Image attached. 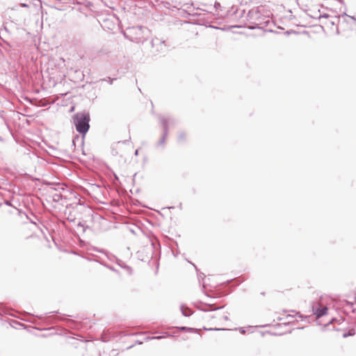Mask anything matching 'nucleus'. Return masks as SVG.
<instances>
[{
    "label": "nucleus",
    "instance_id": "obj_1",
    "mask_svg": "<svg viewBox=\"0 0 356 356\" xmlns=\"http://www.w3.org/2000/svg\"><path fill=\"white\" fill-rule=\"evenodd\" d=\"M335 307V300L328 296H322L312 304L311 308L316 319L326 316L328 311L334 309Z\"/></svg>",
    "mask_w": 356,
    "mask_h": 356
},
{
    "label": "nucleus",
    "instance_id": "obj_2",
    "mask_svg": "<svg viewBox=\"0 0 356 356\" xmlns=\"http://www.w3.org/2000/svg\"><path fill=\"white\" fill-rule=\"evenodd\" d=\"M90 115L87 113H78L73 118V123L76 130L82 135H85L90 127Z\"/></svg>",
    "mask_w": 356,
    "mask_h": 356
},
{
    "label": "nucleus",
    "instance_id": "obj_3",
    "mask_svg": "<svg viewBox=\"0 0 356 356\" xmlns=\"http://www.w3.org/2000/svg\"><path fill=\"white\" fill-rule=\"evenodd\" d=\"M130 31L131 33L136 35V37L131 38V40L135 41L136 42H140L146 40V35H145V33L148 32L147 29L143 28L141 26H136L131 28Z\"/></svg>",
    "mask_w": 356,
    "mask_h": 356
},
{
    "label": "nucleus",
    "instance_id": "obj_4",
    "mask_svg": "<svg viewBox=\"0 0 356 356\" xmlns=\"http://www.w3.org/2000/svg\"><path fill=\"white\" fill-rule=\"evenodd\" d=\"M297 317H299V318H302V316L300 314H299L298 313H296L295 315H292V314H288L286 316V318L284 317H278V320L279 321H283V320H285V321H284L283 323L286 324V323H291L293 322V319H295L296 321H297Z\"/></svg>",
    "mask_w": 356,
    "mask_h": 356
},
{
    "label": "nucleus",
    "instance_id": "obj_5",
    "mask_svg": "<svg viewBox=\"0 0 356 356\" xmlns=\"http://www.w3.org/2000/svg\"><path fill=\"white\" fill-rule=\"evenodd\" d=\"M168 120H169L168 119L164 118L161 119V122H162L163 126L164 129H165V133H164V135L162 137V138L160 140V143L161 144H163L164 143L165 138H166V136H167V131H168V130H167L168 129L167 124H168Z\"/></svg>",
    "mask_w": 356,
    "mask_h": 356
},
{
    "label": "nucleus",
    "instance_id": "obj_6",
    "mask_svg": "<svg viewBox=\"0 0 356 356\" xmlns=\"http://www.w3.org/2000/svg\"><path fill=\"white\" fill-rule=\"evenodd\" d=\"M354 334H355V332H354L353 330H350L348 332L343 331L342 333H341V336L343 338H346V337H349V336H353Z\"/></svg>",
    "mask_w": 356,
    "mask_h": 356
},
{
    "label": "nucleus",
    "instance_id": "obj_7",
    "mask_svg": "<svg viewBox=\"0 0 356 356\" xmlns=\"http://www.w3.org/2000/svg\"><path fill=\"white\" fill-rule=\"evenodd\" d=\"M170 336H171V335L170 334H168V332H164L162 335L155 336V337H153L152 339H165Z\"/></svg>",
    "mask_w": 356,
    "mask_h": 356
},
{
    "label": "nucleus",
    "instance_id": "obj_8",
    "mask_svg": "<svg viewBox=\"0 0 356 356\" xmlns=\"http://www.w3.org/2000/svg\"><path fill=\"white\" fill-rule=\"evenodd\" d=\"M177 330H179L180 331H186V332H195V329L191 328V327H178Z\"/></svg>",
    "mask_w": 356,
    "mask_h": 356
},
{
    "label": "nucleus",
    "instance_id": "obj_9",
    "mask_svg": "<svg viewBox=\"0 0 356 356\" xmlns=\"http://www.w3.org/2000/svg\"><path fill=\"white\" fill-rule=\"evenodd\" d=\"M181 312L182 314L184 316H189L191 314V309H184L183 307H181Z\"/></svg>",
    "mask_w": 356,
    "mask_h": 356
},
{
    "label": "nucleus",
    "instance_id": "obj_10",
    "mask_svg": "<svg viewBox=\"0 0 356 356\" xmlns=\"http://www.w3.org/2000/svg\"><path fill=\"white\" fill-rule=\"evenodd\" d=\"M214 7L218 9V8L220 7V4L218 2H216L215 4H214Z\"/></svg>",
    "mask_w": 356,
    "mask_h": 356
},
{
    "label": "nucleus",
    "instance_id": "obj_11",
    "mask_svg": "<svg viewBox=\"0 0 356 356\" xmlns=\"http://www.w3.org/2000/svg\"><path fill=\"white\" fill-rule=\"evenodd\" d=\"M335 321V319L332 318H331V319L329 321L328 323H332V322H333V321Z\"/></svg>",
    "mask_w": 356,
    "mask_h": 356
},
{
    "label": "nucleus",
    "instance_id": "obj_12",
    "mask_svg": "<svg viewBox=\"0 0 356 356\" xmlns=\"http://www.w3.org/2000/svg\"><path fill=\"white\" fill-rule=\"evenodd\" d=\"M240 331H241L242 333H245V330H244L243 328H240Z\"/></svg>",
    "mask_w": 356,
    "mask_h": 356
},
{
    "label": "nucleus",
    "instance_id": "obj_13",
    "mask_svg": "<svg viewBox=\"0 0 356 356\" xmlns=\"http://www.w3.org/2000/svg\"><path fill=\"white\" fill-rule=\"evenodd\" d=\"M254 9H252L250 13H252V14H253V13H254Z\"/></svg>",
    "mask_w": 356,
    "mask_h": 356
},
{
    "label": "nucleus",
    "instance_id": "obj_14",
    "mask_svg": "<svg viewBox=\"0 0 356 356\" xmlns=\"http://www.w3.org/2000/svg\"><path fill=\"white\" fill-rule=\"evenodd\" d=\"M259 8H257V10H256V12H259Z\"/></svg>",
    "mask_w": 356,
    "mask_h": 356
}]
</instances>
